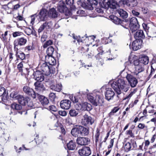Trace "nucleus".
I'll return each instance as SVG.
<instances>
[{"label": "nucleus", "instance_id": "obj_61", "mask_svg": "<svg viewBox=\"0 0 156 156\" xmlns=\"http://www.w3.org/2000/svg\"><path fill=\"white\" fill-rule=\"evenodd\" d=\"M145 2L143 1H142L141 2L138 3V7L142 9L144 7Z\"/></svg>", "mask_w": 156, "mask_h": 156}, {"label": "nucleus", "instance_id": "obj_58", "mask_svg": "<svg viewBox=\"0 0 156 156\" xmlns=\"http://www.w3.org/2000/svg\"><path fill=\"white\" fill-rule=\"evenodd\" d=\"M23 64L22 62H20L17 66V68L20 72L23 71Z\"/></svg>", "mask_w": 156, "mask_h": 156}, {"label": "nucleus", "instance_id": "obj_34", "mask_svg": "<svg viewBox=\"0 0 156 156\" xmlns=\"http://www.w3.org/2000/svg\"><path fill=\"white\" fill-rule=\"evenodd\" d=\"M77 4L79 6H81L83 8L88 9L87 3L85 2V0H80L77 2Z\"/></svg>", "mask_w": 156, "mask_h": 156}, {"label": "nucleus", "instance_id": "obj_41", "mask_svg": "<svg viewBox=\"0 0 156 156\" xmlns=\"http://www.w3.org/2000/svg\"><path fill=\"white\" fill-rule=\"evenodd\" d=\"M7 96V92L5 88L2 87L0 86V97H5Z\"/></svg>", "mask_w": 156, "mask_h": 156}, {"label": "nucleus", "instance_id": "obj_7", "mask_svg": "<svg viewBox=\"0 0 156 156\" xmlns=\"http://www.w3.org/2000/svg\"><path fill=\"white\" fill-rule=\"evenodd\" d=\"M24 93L26 94L31 96L33 99L37 98V93L35 92L34 90L27 86H24L23 88Z\"/></svg>", "mask_w": 156, "mask_h": 156}, {"label": "nucleus", "instance_id": "obj_32", "mask_svg": "<svg viewBox=\"0 0 156 156\" xmlns=\"http://www.w3.org/2000/svg\"><path fill=\"white\" fill-rule=\"evenodd\" d=\"M144 68L143 66L139 65L136 67L135 69L134 73L136 75L138 76L139 73L144 71Z\"/></svg>", "mask_w": 156, "mask_h": 156}, {"label": "nucleus", "instance_id": "obj_5", "mask_svg": "<svg viewBox=\"0 0 156 156\" xmlns=\"http://www.w3.org/2000/svg\"><path fill=\"white\" fill-rule=\"evenodd\" d=\"M57 9L58 11L61 13H65L66 15H67L69 12L68 7L63 2H59L57 6Z\"/></svg>", "mask_w": 156, "mask_h": 156}, {"label": "nucleus", "instance_id": "obj_30", "mask_svg": "<svg viewBox=\"0 0 156 156\" xmlns=\"http://www.w3.org/2000/svg\"><path fill=\"white\" fill-rule=\"evenodd\" d=\"M109 4H108V7L113 9H115L119 5L117 2L114 0H108Z\"/></svg>", "mask_w": 156, "mask_h": 156}, {"label": "nucleus", "instance_id": "obj_2", "mask_svg": "<svg viewBox=\"0 0 156 156\" xmlns=\"http://www.w3.org/2000/svg\"><path fill=\"white\" fill-rule=\"evenodd\" d=\"M111 86L117 94L118 98L122 92H126L130 88V86L127 81L122 79H118L116 81H114Z\"/></svg>", "mask_w": 156, "mask_h": 156}, {"label": "nucleus", "instance_id": "obj_3", "mask_svg": "<svg viewBox=\"0 0 156 156\" xmlns=\"http://www.w3.org/2000/svg\"><path fill=\"white\" fill-rule=\"evenodd\" d=\"M48 63L50 66H49L46 63L42 64L41 69L42 71L47 76H51L50 74H54L55 72V69L52 66L55 65L56 61V59H49Z\"/></svg>", "mask_w": 156, "mask_h": 156}, {"label": "nucleus", "instance_id": "obj_15", "mask_svg": "<svg viewBox=\"0 0 156 156\" xmlns=\"http://www.w3.org/2000/svg\"><path fill=\"white\" fill-rule=\"evenodd\" d=\"M34 78L37 82H41L44 80V77L43 74L40 71H37L34 72L33 74Z\"/></svg>", "mask_w": 156, "mask_h": 156}, {"label": "nucleus", "instance_id": "obj_12", "mask_svg": "<svg viewBox=\"0 0 156 156\" xmlns=\"http://www.w3.org/2000/svg\"><path fill=\"white\" fill-rule=\"evenodd\" d=\"M71 101L68 99H64L62 100L60 103V107L64 109H68L71 106Z\"/></svg>", "mask_w": 156, "mask_h": 156}, {"label": "nucleus", "instance_id": "obj_28", "mask_svg": "<svg viewBox=\"0 0 156 156\" xmlns=\"http://www.w3.org/2000/svg\"><path fill=\"white\" fill-rule=\"evenodd\" d=\"M80 136H86L88 134L89 130L87 128L81 126H80Z\"/></svg>", "mask_w": 156, "mask_h": 156}, {"label": "nucleus", "instance_id": "obj_18", "mask_svg": "<svg viewBox=\"0 0 156 156\" xmlns=\"http://www.w3.org/2000/svg\"><path fill=\"white\" fill-rule=\"evenodd\" d=\"M34 86L35 89L38 92H42L45 89L44 85L41 82H36L34 83Z\"/></svg>", "mask_w": 156, "mask_h": 156}, {"label": "nucleus", "instance_id": "obj_40", "mask_svg": "<svg viewBox=\"0 0 156 156\" xmlns=\"http://www.w3.org/2000/svg\"><path fill=\"white\" fill-rule=\"evenodd\" d=\"M69 114L72 117H76L79 114V112L75 109H71L69 112Z\"/></svg>", "mask_w": 156, "mask_h": 156}, {"label": "nucleus", "instance_id": "obj_17", "mask_svg": "<svg viewBox=\"0 0 156 156\" xmlns=\"http://www.w3.org/2000/svg\"><path fill=\"white\" fill-rule=\"evenodd\" d=\"M48 17L51 18H57L59 16L58 13L54 8L50 9L48 12Z\"/></svg>", "mask_w": 156, "mask_h": 156}, {"label": "nucleus", "instance_id": "obj_44", "mask_svg": "<svg viewBox=\"0 0 156 156\" xmlns=\"http://www.w3.org/2000/svg\"><path fill=\"white\" fill-rule=\"evenodd\" d=\"M137 19L135 17L131 18L129 20V24H138Z\"/></svg>", "mask_w": 156, "mask_h": 156}, {"label": "nucleus", "instance_id": "obj_36", "mask_svg": "<svg viewBox=\"0 0 156 156\" xmlns=\"http://www.w3.org/2000/svg\"><path fill=\"white\" fill-rule=\"evenodd\" d=\"M21 95L19 94L18 92L13 91L10 94V96L11 98L18 100Z\"/></svg>", "mask_w": 156, "mask_h": 156}, {"label": "nucleus", "instance_id": "obj_23", "mask_svg": "<svg viewBox=\"0 0 156 156\" xmlns=\"http://www.w3.org/2000/svg\"><path fill=\"white\" fill-rule=\"evenodd\" d=\"M135 38L137 40H140L141 39H144L145 36L143 31L142 30H138L134 34Z\"/></svg>", "mask_w": 156, "mask_h": 156}, {"label": "nucleus", "instance_id": "obj_1", "mask_svg": "<svg viewBox=\"0 0 156 156\" xmlns=\"http://www.w3.org/2000/svg\"><path fill=\"white\" fill-rule=\"evenodd\" d=\"M38 20L39 21H45L41 25L38 29V32L39 34L45 28L49 29L51 28L52 26V21H47L48 16L47 12V10L45 9H42L37 15Z\"/></svg>", "mask_w": 156, "mask_h": 156}, {"label": "nucleus", "instance_id": "obj_54", "mask_svg": "<svg viewBox=\"0 0 156 156\" xmlns=\"http://www.w3.org/2000/svg\"><path fill=\"white\" fill-rule=\"evenodd\" d=\"M75 107L76 108V109L78 111L80 110H82V104H80L79 103L76 104L75 105Z\"/></svg>", "mask_w": 156, "mask_h": 156}, {"label": "nucleus", "instance_id": "obj_37", "mask_svg": "<svg viewBox=\"0 0 156 156\" xmlns=\"http://www.w3.org/2000/svg\"><path fill=\"white\" fill-rule=\"evenodd\" d=\"M67 146L69 150H73L76 147V144L72 140H71L67 144Z\"/></svg>", "mask_w": 156, "mask_h": 156}, {"label": "nucleus", "instance_id": "obj_45", "mask_svg": "<svg viewBox=\"0 0 156 156\" xmlns=\"http://www.w3.org/2000/svg\"><path fill=\"white\" fill-rule=\"evenodd\" d=\"M32 29L30 28H27L25 31V33L26 34L28 35H30L31 34H34V31L32 29L33 27H31Z\"/></svg>", "mask_w": 156, "mask_h": 156}, {"label": "nucleus", "instance_id": "obj_63", "mask_svg": "<svg viewBox=\"0 0 156 156\" xmlns=\"http://www.w3.org/2000/svg\"><path fill=\"white\" fill-rule=\"evenodd\" d=\"M26 105L28 107L30 108L33 107L34 106L33 103L30 98L29 101H27Z\"/></svg>", "mask_w": 156, "mask_h": 156}, {"label": "nucleus", "instance_id": "obj_27", "mask_svg": "<svg viewBox=\"0 0 156 156\" xmlns=\"http://www.w3.org/2000/svg\"><path fill=\"white\" fill-rule=\"evenodd\" d=\"M92 109V106L91 104L87 102H84L82 103V111H89Z\"/></svg>", "mask_w": 156, "mask_h": 156}, {"label": "nucleus", "instance_id": "obj_64", "mask_svg": "<svg viewBox=\"0 0 156 156\" xmlns=\"http://www.w3.org/2000/svg\"><path fill=\"white\" fill-rule=\"evenodd\" d=\"M12 7L10 6L9 7L7 6V8H6V10L7 11V12L8 13H11V12L12 10Z\"/></svg>", "mask_w": 156, "mask_h": 156}, {"label": "nucleus", "instance_id": "obj_31", "mask_svg": "<svg viewBox=\"0 0 156 156\" xmlns=\"http://www.w3.org/2000/svg\"><path fill=\"white\" fill-rule=\"evenodd\" d=\"M65 2L68 8L69 7L71 10H74L76 9L74 4V0H66Z\"/></svg>", "mask_w": 156, "mask_h": 156}, {"label": "nucleus", "instance_id": "obj_56", "mask_svg": "<svg viewBox=\"0 0 156 156\" xmlns=\"http://www.w3.org/2000/svg\"><path fill=\"white\" fill-rule=\"evenodd\" d=\"M49 97L51 100H54L56 97L55 94L53 93H50L49 95Z\"/></svg>", "mask_w": 156, "mask_h": 156}, {"label": "nucleus", "instance_id": "obj_24", "mask_svg": "<svg viewBox=\"0 0 156 156\" xmlns=\"http://www.w3.org/2000/svg\"><path fill=\"white\" fill-rule=\"evenodd\" d=\"M52 83H52L50 84V88L51 89L57 92H60L62 90V86L61 83L54 85Z\"/></svg>", "mask_w": 156, "mask_h": 156}, {"label": "nucleus", "instance_id": "obj_25", "mask_svg": "<svg viewBox=\"0 0 156 156\" xmlns=\"http://www.w3.org/2000/svg\"><path fill=\"white\" fill-rule=\"evenodd\" d=\"M71 134L74 136H80V126L73 128L71 131Z\"/></svg>", "mask_w": 156, "mask_h": 156}, {"label": "nucleus", "instance_id": "obj_52", "mask_svg": "<svg viewBox=\"0 0 156 156\" xmlns=\"http://www.w3.org/2000/svg\"><path fill=\"white\" fill-rule=\"evenodd\" d=\"M17 56L19 58H25V55L23 53H18Z\"/></svg>", "mask_w": 156, "mask_h": 156}, {"label": "nucleus", "instance_id": "obj_9", "mask_svg": "<svg viewBox=\"0 0 156 156\" xmlns=\"http://www.w3.org/2000/svg\"><path fill=\"white\" fill-rule=\"evenodd\" d=\"M104 102L103 97L101 96L97 95L91 103L94 106H101L103 105Z\"/></svg>", "mask_w": 156, "mask_h": 156}, {"label": "nucleus", "instance_id": "obj_59", "mask_svg": "<svg viewBox=\"0 0 156 156\" xmlns=\"http://www.w3.org/2000/svg\"><path fill=\"white\" fill-rule=\"evenodd\" d=\"M58 113L60 115L63 116H66L67 115V112L65 111H59Z\"/></svg>", "mask_w": 156, "mask_h": 156}, {"label": "nucleus", "instance_id": "obj_57", "mask_svg": "<svg viewBox=\"0 0 156 156\" xmlns=\"http://www.w3.org/2000/svg\"><path fill=\"white\" fill-rule=\"evenodd\" d=\"M138 128L140 129H143L144 128H146V129H147V126H145V125L144 124H142L141 123H139V125L138 126Z\"/></svg>", "mask_w": 156, "mask_h": 156}, {"label": "nucleus", "instance_id": "obj_6", "mask_svg": "<svg viewBox=\"0 0 156 156\" xmlns=\"http://www.w3.org/2000/svg\"><path fill=\"white\" fill-rule=\"evenodd\" d=\"M94 122V119L86 114L82 117L81 119V123L85 126L92 125Z\"/></svg>", "mask_w": 156, "mask_h": 156}, {"label": "nucleus", "instance_id": "obj_53", "mask_svg": "<svg viewBox=\"0 0 156 156\" xmlns=\"http://www.w3.org/2000/svg\"><path fill=\"white\" fill-rule=\"evenodd\" d=\"M87 97L88 100L91 103L93 101V100L94 99V98L91 95V94H87Z\"/></svg>", "mask_w": 156, "mask_h": 156}, {"label": "nucleus", "instance_id": "obj_42", "mask_svg": "<svg viewBox=\"0 0 156 156\" xmlns=\"http://www.w3.org/2000/svg\"><path fill=\"white\" fill-rule=\"evenodd\" d=\"M124 150L125 151L128 152L131 150V144L129 142H127L124 146Z\"/></svg>", "mask_w": 156, "mask_h": 156}, {"label": "nucleus", "instance_id": "obj_19", "mask_svg": "<svg viewBox=\"0 0 156 156\" xmlns=\"http://www.w3.org/2000/svg\"><path fill=\"white\" fill-rule=\"evenodd\" d=\"M116 13L122 18L125 19L128 16V13L123 9H119L116 10Z\"/></svg>", "mask_w": 156, "mask_h": 156}, {"label": "nucleus", "instance_id": "obj_21", "mask_svg": "<svg viewBox=\"0 0 156 156\" xmlns=\"http://www.w3.org/2000/svg\"><path fill=\"white\" fill-rule=\"evenodd\" d=\"M18 100L19 104L25 106L26 105L27 101H29L30 98L27 96L24 97L21 95Z\"/></svg>", "mask_w": 156, "mask_h": 156}, {"label": "nucleus", "instance_id": "obj_39", "mask_svg": "<svg viewBox=\"0 0 156 156\" xmlns=\"http://www.w3.org/2000/svg\"><path fill=\"white\" fill-rule=\"evenodd\" d=\"M11 107L13 109L17 110H20L22 108L21 105L15 103H13L11 105Z\"/></svg>", "mask_w": 156, "mask_h": 156}, {"label": "nucleus", "instance_id": "obj_20", "mask_svg": "<svg viewBox=\"0 0 156 156\" xmlns=\"http://www.w3.org/2000/svg\"><path fill=\"white\" fill-rule=\"evenodd\" d=\"M141 40H137L134 41L132 43V48L133 50L136 51L140 48L141 44Z\"/></svg>", "mask_w": 156, "mask_h": 156}, {"label": "nucleus", "instance_id": "obj_47", "mask_svg": "<svg viewBox=\"0 0 156 156\" xmlns=\"http://www.w3.org/2000/svg\"><path fill=\"white\" fill-rule=\"evenodd\" d=\"M23 33L20 31H16L12 33V35L13 37H16L22 35Z\"/></svg>", "mask_w": 156, "mask_h": 156}, {"label": "nucleus", "instance_id": "obj_48", "mask_svg": "<svg viewBox=\"0 0 156 156\" xmlns=\"http://www.w3.org/2000/svg\"><path fill=\"white\" fill-rule=\"evenodd\" d=\"M65 122L66 123L68 124L69 125H71L73 124L72 119L69 117H67L65 119Z\"/></svg>", "mask_w": 156, "mask_h": 156}, {"label": "nucleus", "instance_id": "obj_4", "mask_svg": "<svg viewBox=\"0 0 156 156\" xmlns=\"http://www.w3.org/2000/svg\"><path fill=\"white\" fill-rule=\"evenodd\" d=\"M109 18L111 20L112 22L116 24H120L124 27L126 28H127V26H128V24L129 23V20L125 19V21L123 20L118 17L114 15L110 16Z\"/></svg>", "mask_w": 156, "mask_h": 156}, {"label": "nucleus", "instance_id": "obj_8", "mask_svg": "<svg viewBox=\"0 0 156 156\" xmlns=\"http://www.w3.org/2000/svg\"><path fill=\"white\" fill-rule=\"evenodd\" d=\"M126 77L129 86L132 87H136L138 82L137 79L134 76L130 74H127Z\"/></svg>", "mask_w": 156, "mask_h": 156}, {"label": "nucleus", "instance_id": "obj_10", "mask_svg": "<svg viewBox=\"0 0 156 156\" xmlns=\"http://www.w3.org/2000/svg\"><path fill=\"white\" fill-rule=\"evenodd\" d=\"M27 40L23 37L18 38L14 40L13 43L14 48L18 50L17 47L18 46H22L24 45L27 43Z\"/></svg>", "mask_w": 156, "mask_h": 156}, {"label": "nucleus", "instance_id": "obj_38", "mask_svg": "<svg viewBox=\"0 0 156 156\" xmlns=\"http://www.w3.org/2000/svg\"><path fill=\"white\" fill-rule=\"evenodd\" d=\"M129 27L130 30L133 33V32L137 30L139 27V23L134 24H129Z\"/></svg>", "mask_w": 156, "mask_h": 156}, {"label": "nucleus", "instance_id": "obj_49", "mask_svg": "<svg viewBox=\"0 0 156 156\" xmlns=\"http://www.w3.org/2000/svg\"><path fill=\"white\" fill-rule=\"evenodd\" d=\"M37 16L36 15V14L31 16L30 17L31 18V20L30 21V23L31 24H32V25H34V24L35 18Z\"/></svg>", "mask_w": 156, "mask_h": 156}, {"label": "nucleus", "instance_id": "obj_22", "mask_svg": "<svg viewBox=\"0 0 156 156\" xmlns=\"http://www.w3.org/2000/svg\"><path fill=\"white\" fill-rule=\"evenodd\" d=\"M125 4L127 6L131 7H135L138 5V0H126Z\"/></svg>", "mask_w": 156, "mask_h": 156}, {"label": "nucleus", "instance_id": "obj_26", "mask_svg": "<svg viewBox=\"0 0 156 156\" xmlns=\"http://www.w3.org/2000/svg\"><path fill=\"white\" fill-rule=\"evenodd\" d=\"M149 59H136L133 61V64L136 66H139L140 63L144 64L145 65H147L149 62Z\"/></svg>", "mask_w": 156, "mask_h": 156}, {"label": "nucleus", "instance_id": "obj_55", "mask_svg": "<svg viewBox=\"0 0 156 156\" xmlns=\"http://www.w3.org/2000/svg\"><path fill=\"white\" fill-rule=\"evenodd\" d=\"M142 26L143 27L144 29L146 31V32H147V34L148 35V33L147 30H148L149 29V27L148 26V25L146 23H144L142 24Z\"/></svg>", "mask_w": 156, "mask_h": 156}, {"label": "nucleus", "instance_id": "obj_60", "mask_svg": "<svg viewBox=\"0 0 156 156\" xmlns=\"http://www.w3.org/2000/svg\"><path fill=\"white\" fill-rule=\"evenodd\" d=\"M126 134L127 135H129L130 136L132 137H134V136L133 133L132 132V131L131 130H129L126 131Z\"/></svg>", "mask_w": 156, "mask_h": 156}, {"label": "nucleus", "instance_id": "obj_43", "mask_svg": "<svg viewBox=\"0 0 156 156\" xmlns=\"http://www.w3.org/2000/svg\"><path fill=\"white\" fill-rule=\"evenodd\" d=\"M119 109V108L118 107H115L109 113L108 116L111 117L112 116L114 115V114L116 113Z\"/></svg>", "mask_w": 156, "mask_h": 156}, {"label": "nucleus", "instance_id": "obj_33", "mask_svg": "<svg viewBox=\"0 0 156 156\" xmlns=\"http://www.w3.org/2000/svg\"><path fill=\"white\" fill-rule=\"evenodd\" d=\"M99 5L103 8H106L108 7V4H109L108 0L106 2V0H98Z\"/></svg>", "mask_w": 156, "mask_h": 156}, {"label": "nucleus", "instance_id": "obj_11", "mask_svg": "<svg viewBox=\"0 0 156 156\" xmlns=\"http://www.w3.org/2000/svg\"><path fill=\"white\" fill-rule=\"evenodd\" d=\"M78 153L81 156H88L91 154V151L90 147H84L79 150Z\"/></svg>", "mask_w": 156, "mask_h": 156}, {"label": "nucleus", "instance_id": "obj_14", "mask_svg": "<svg viewBox=\"0 0 156 156\" xmlns=\"http://www.w3.org/2000/svg\"><path fill=\"white\" fill-rule=\"evenodd\" d=\"M115 94V93L112 89L111 88H107L106 91L105 92L106 99L108 101L112 99Z\"/></svg>", "mask_w": 156, "mask_h": 156}, {"label": "nucleus", "instance_id": "obj_13", "mask_svg": "<svg viewBox=\"0 0 156 156\" xmlns=\"http://www.w3.org/2000/svg\"><path fill=\"white\" fill-rule=\"evenodd\" d=\"M90 140L87 137H78L76 140L77 143L81 146L88 144L90 143Z\"/></svg>", "mask_w": 156, "mask_h": 156}, {"label": "nucleus", "instance_id": "obj_62", "mask_svg": "<svg viewBox=\"0 0 156 156\" xmlns=\"http://www.w3.org/2000/svg\"><path fill=\"white\" fill-rule=\"evenodd\" d=\"M132 12L133 15L138 17V16L140 15V13L139 12L137 11L135 9H133L132 11Z\"/></svg>", "mask_w": 156, "mask_h": 156}, {"label": "nucleus", "instance_id": "obj_29", "mask_svg": "<svg viewBox=\"0 0 156 156\" xmlns=\"http://www.w3.org/2000/svg\"><path fill=\"white\" fill-rule=\"evenodd\" d=\"M54 49L53 48L50 46L48 47L47 50V55H46L45 56V58H46L47 57L49 58L51 57L54 58V57L53 56L52 54L54 51Z\"/></svg>", "mask_w": 156, "mask_h": 156}, {"label": "nucleus", "instance_id": "obj_16", "mask_svg": "<svg viewBox=\"0 0 156 156\" xmlns=\"http://www.w3.org/2000/svg\"><path fill=\"white\" fill-rule=\"evenodd\" d=\"M37 98L40 102L44 106H46L49 103L48 99L44 96L37 93Z\"/></svg>", "mask_w": 156, "mask_h": 156}, {"label": "nucleus", "instance_id": "obj_51", "mask_svg": "<svg viewBox=\"0 0 156 156\" xmlns=\"http://www.w3.org/2000/svg\"><path fill=\"white\" fill-rule=\"evenodd\" d=\"M94 0H87V5L88 7V9H90L92 8V2H93Z\"/></svg>", "mask_w": 156, "mask_h": 156}, {"label": "nucleus", "instance_id": "obj_50", "mask_svg": "<svg viewBox=\"0 0 156 156\" xmlns=\"http://www.w3.org/2000/svg\"><path fill=\"white\" fill-rule=\"evenodd\" d=\"M49 109L51 111L55 112L57 111V109L56 107L53 105H51L49 106Z\"/></svg>", "mask_w": 156, "mask_h": 156}, {"label": "nucleus", "instance_id": "obj_35", "mask_svg": "<svg viewBox=\"0 0 156 156\" xmlns=\"http://www.w3.org/2000/svg\"><path fill=\"white\" fill-rule=\"evenodd\" d=\"M69 98L71 101L74 103H75L78 102L79 99H80V97L79 94L74 96H73V95H71L70 96Z\"/></svg>", "mask_w": 156, "mask_h": 156}, {"label": "nucleus", "instance_id": "obj_46", "mask_svg": "<svg viewBox=\"0 0 156 156\" xmlns=\"http://www.w3.org/2000/svg\"><path fill=\"white\" fill-rule=\"evenodd\" d=\"M53 43L52 41L50 40L47 41L44 44L43 47L44 48H46L48 46L51 45Z\"/></svg>", "mask_w": 156, "mask_h": 156}]
</instances>
